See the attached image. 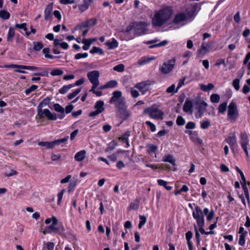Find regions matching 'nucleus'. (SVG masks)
<instances>
[{
  "label": "nucleus",
  "instance_id": "6",
  "mask_svg": "<svg viewBox=\"0 0 250 250\" xmlns=\"http://www.w3.org/2000/svg\"><path fill=\"white\" fill-rule=\"evenodd\" d=\"M147 24L145 22H135V34L141 36L148 32Z\"/></svg>",
  "mask_w": 250,
  "mask_h": 250
},
{
  "label": "nucleus",
  "instance_id": "5",
  "mask_svg": "<svg viewBox=\"0 0 250 250\" xmlns=\"http://www.w3.org/2000/svg\"><path fill=\"white\" fill-rule=\"evenodd\" d=\"M239 116V111L235 103L231 102L228 106V118L231 121L235 122Z\"/></svg>",
  "mask_w": 250,
  "mask_h": 250
},
{
  "label": "nucleus",
  "instance_id": "7",
  "mask_svg": "<svg viewBox=\"0 0 250 250\" xmlns=\"http://www.w3.org/2000/svg\"><path fill=\"white\" fill-rule=\"evenodd\" d=\"M87 76L90 83L93 84V89L96 88L99 85V72L97 70L90 71L87 73Z\"/></svg>",
  "mask_w": 250,
  "mask_h": 250
},
{
  "label": "nucleus",
  "instance_id": "45",
  "mask_svg": "<svg viewBox=\"0 0 250 250\" xmlns=\"http://www.w3.org/2000/svg\"><path fill=\"white\" fill-rule=\"evenodd\" d=\"M81 91V88H79L75 90L74 92L71 93H70L67 97L68 99L71 100L74 98L76 95H77Z\"/></svg>",
  "mask_w": 250,
  "mask_h": 250
},
{
  "label": "nucleus",
  "instance_id": "11",
  "mask_svg": "<svg viewBox=\"0 0 250 250\" xmlns=\"http://www.w3.org/2000/svg\"><path fill=\"white\" fill-rule=\"evenodd\" d=\"M192 216L197 223L201 224L202 222L205 221L203 213L199 206L195 207V210L192 212Z\"/></svg>",
  "mask_w": 250,
  "mask_h": 250
},
{
  "label": "nucleus",
  "instance_id": "21",
  "mask_svg": "<svg viewBox=\"0 0 250 250\" xmlns=\"http://www.w3.org/2000/svg\"><path fill=\"white\" fill-rule=\"evenodd\" d=\"M187 16L184 13H180L178 14H177L173 21V22L174 23H179L182 21H183L185 20L186 19Z\"/></svg>",
  "mask_w": 250,
  "mask_h": 250
},
{
  "label": "nucleus",
  "instance_id": "9",
  "mask_svg": "<svg viewBox=\"0 0 250 250\" xmlns=\"http://www.w3.org/2000/svg\"><path fill=\"white\" fill-rule=\"evenodd\" d=\"M155 83L154 81H146L136 83L135 87L139 89L141 92L144 94L148 91L149 87Z\"/></svg>",
  "mask_w": 250,
  "mask_h": 250
},
{
  "label": "nucleus",
  "instance_id": "54",
  "mask_svg": "<svg viewBox=\"0 0 250 250\" xmlns=\"http://www.w3.org/2000/svg\"><path fill=\"white\" fill-rule=\"evenodd\" d=\"M197 225L199 227V231L203 234H206V231H205L204 229L203 228L204 224H205V221L202 222L201 224H199V223H197Z\"/></svg>",
  "mask_w": 250,
  "mask_h": 250
},
{
  "label": "nucleus",
  "instance_id": "40",
  "mask_svg": "<svg viewBox=\"0 0 250 250\" xmlns=\"http://www.w3.org/2000/svg\"><path fill=\"white\" fill-rule=\"evenodd\" d=\"M178 89L177 88L175 89V85L174 84H172L171 86L168 87L166 90L167 93H171L173 94L177 92Z\"/></svg>",
  "mask_w": 250,
  "mask_h": 250
},
{
  "label": "nucleus",
  "instance_id": "38",
  "mask_svg": "<svg viewBox=\"0 0 250 250\" xmlns=\"http://www.w3.org/2000/svg\"><path fill=\"white\" fill-rule=\"evenodd\" d=\"M68 138H69L68 136H66L65 138L60 139H58V140H55L54 141H52L53 146H54L55 145H59L62 143H63L67 141L68 139Z\"/></svg>",
  "mask_w": 250,
  "mask_h": 250
},
{
  "label": "nucleus",
  "instance_id": "41",
  "mask_svg": "<svg viewBox=\"0 0 250 250\" xmlns=\"http://www.w3.org/2000/svg\"><path fill=\"white\" fill-rule=\"evenodd\" d=\"M63 73V71L60 69H53L50 73L51 75L53 76H61Z\"/></svg>",
  "mask_w": 250,
  "mask_h": 250
},
{
  "label": "nucleus",
  "instance_id": "33",
  "mask_svg": "<svg viewBox=\"0 0 250 250\" xmlns=\"http://www.w3.org/2000/svg\"><path fill=\"white\" fill-rule=\"evenodd\" d=\"M227 107V103L224 102L220 104L218 107V111L220 113H224L226 111Z\"/></svg>",
  "mask_w": 250,
  "mask_h": 250
},
{
  "label": "nucleus",
  "instance_id": "58",
  "mask_svg": "<svg viewBox=\"0 0 250 250\" xmlns=\"http://www.w3.org/2000/svg\"><path fill=\"white\" fill-rule=\"evenodd\" d=\"M132 29L135 30V22H131L126 28L125 32L129 33Z\"/></svg>",
  "mask_w": 250,
  "mask_h": 250
},
{
  "label": "nucleus",
  "instance_id": "23",
  "mask_svg": "<svg viewBox=\"0 0 250 250\" xmlns=\"http://www.w3.org/2000/svg\"><path fill=\"white\" fill-rule=\"evenodd\" d=\"M86 151L83 150L76 153L74 156L76 161L78 162L82 161L85 158Z\"/></svg>",
  "mask_w": 250,
  "mask_h": 250
},
{
  "label": "nucleus",
  "instance_id": "50",
  "mask_svg": "<svg viewBox=\"0 0 250 250\" xmlns=\"http://www.w3.org/2000/svg\"><path fill=\"white\" fill-rule=\"evenodd\" d=\"M155 57H152V58H148L146 59H143L142 60H140L138 62V63L139 65H143L146 63H147L149 62L151 60H155Z\"/></svg>",
  "mask_w": 250,
  "mask_h": 250
},
{
  "label": "nucleus",
  "instance_id": "63",
  "mask_svg": "<svg viewBox=\"0 0 250 250\" xmlns=\"http://www.w3.org/2000/svg\"><path fill=\"white\" fill-rule=\"evenodd\" d=\"M130 92L132 97L133 98H137L139 96V92L134 88H131Z\"/></svg>",
  "mask_w": 250,
  "mask_h": 250
},
{
  "label": "nucleus",
  "instance_id": "42",
  "mask_svg": "<svg viewBox=\"0 0 250 250\" xmlns=\"http://www.w3.org/2000/svg\"><path fill=\"white\" fill-rule=\"evenodd\" d=\"M211 125L210 122L208 120L203 121L201 123V128L203 129L208 128Z\"/></svg>",
  "mask_w": 250,
  "mask_h": 250
},
{
  "label": "nucleus",
  "instance_id": "22",
  "mask_svg": "<svg viewBox=\"0 0 250 250\" xmlns=\"http://www.w3.org/2000/svg\"><path fill=\"white\" fill-rule=\"evenodd\" d=\"M93 2V0H83V3L79 6L80 10L82 12L86 11L89 7L90 4Z\"/></svg>",
  "mask_w": 250,
  "mask_h": 250
},
{
  "label": "nucleus",
  "instance_id": "51",
  "mask_svg": "<svg viewBox=\"0 0 250 250\" xmlns=\"http://www.w3.org/2000/svg\"><path fill=\"white\" fill-rule=\"evenodd\" d=\"M26 23H22L21 24L16 23L15 25V28L19 29H22L24 31H26L27 28L26 27Z\"/></svg>",
  "mask_w": 250,
  "mask_h": 250
},
{
  "label": "nucleus",
  "instance_id": "25",
  "mask_svg": "<svg viewBox=\"0 0 250 250\" xmlns=\"http://www.w3.org/2000/svg\"><path fill=\"white\" fill-rule=\"evenodd\" d=\"M104 102L103 101L100 100L96 103L94 105V108L96 109V110H98L100 113H102L104 110Z\"/></svg>",
  "mask_w": 250,
  "mask_h": 250
},
{
  "label": "nucleus",
  "instance_id": "18",
  "mask_svg": "<svg viewBox=\"0 0 250 250\" xmlns=\"http://www.w3.org/2000/svg\"><path fill=\"white\" fill-rule=\"evenodd\" d=\"M97 21L96 19H90L85 22H82L80 25L81 29L92 26L97 24Z\"/></svg>",
  "mask_w": 250,
  "mask_h": 250
},
{
  "label": "nucleus",
  "instance_id": "37",
  "mask_svg": "<svg viewBox=\"0 0 250 250\" xmlns=\"http://www.w3.org/2000/svg\"><path fill=\"white\" fill-rule=\"evenodd\" d=\"M220 99V97L217 94H212L210 96V101L212 103H219Z\"/></svg>",
  "mask_w": 250,
  "mask_h": 250
},
{
  "label": "nucleus",
  "instance_id": "32",
  "mask_svg": "<svg viewBox=\"0 0 250 250\" xmlns=\"http://www.w3.org/2000/svg\"><path fill=\"white\" fill-rule=\"evenodd\" d=\"M157 182L159 185L164 187L167 190H170L172 188V187L167 186V182L163 180L158 179Z\"/></svg>",
  "mask_w": 250,
  "mask_h": 250
},
{
  "label": "nucleus",
  "instance_id": "16",
  "mask_svg": "<svg viewBox=\"0 0 250 250\" xmlns=\"http://www.w3.org/2000/svg\"><path fill=\"white\" fill-rule=\"evenodd\" d=\"M53 4L50 3L48 5L44 10V19L46 21L51 20L52 17V13L53 11Z\"/></svg>",
  "mask_w": 250,
  "mask_h": 250
},
{
  "label": "nucleus",
  "instance_id": "44",
  "mask_svg": "<svg viewBox=\"0 0 250 250\" xmlns=\"http://www.w3.org/2000/svg\"><path fill=\"white\" fill-rule=\"evenodd\" d=\"M43 47L42 43L41 42H34L33 49L35 51H39Z\"/></svg>",
  "mask_w": 250,
  "mask_h": 250
},
{
  "label": "nucleus",
  "instance_id": "35",
  "mask_svg": "<svg viewBox=\"0 0 250 250\" xmlns=\"http://www.w3.org/2000/svg\"><path fill=\"white\" fill-rule=\"evenodd\" d=\"M10 13L5 10L0 11V18L4 19L7 20L10 18Z\"/></svg>",
  "mask_w": 250,
  "mask_h": 250
},
{
  "label": "nucleus",
  "instance_id": "55",
  "mask_svg": "<svg viewBox=\"0 0 250 250\" xmlns=\"http://www.w3.org/2000/svg\"><path fill=\"white\" fill-rule=\"evenodd\" d=\"M87 56H88V54L87 53H84L83 54L77 53L75 56V59L76 60H79L81 58H86Z\"/></svg>",
  "mask_w": 250,
  "mask_h": 250
},
{
  "label": "nucleus",
  "instance_id": "56",
  "mask_svg": "<svg viewBox=\"0 0 250 250\" xmlns=\"http://www.w3.org/2000/svg\"><path fill=\"white\" fill-rule=\"evenodd\" d=\"M195 126L196 125L194 122H189L186 125V128L188 129H193L195 128Z\"/></svg>",
  "mask_w": 250,
  "mask_h": 250
},
{
  "label": "nucleus",
  "instance_id": "17",
  "mask_svg": "<svg viewBox=\"0 0 250 250\" xmlns=\"http://www.w3.org/2000/svg\"><path fill=\"white\" fill-rule=\"evenodd\" d=\"M7 67L12 68H19L24 69H27L31 71H35L39 69H41V68L36 67L35 66H29V65H17V64H11L7 66Z\"/></svg>",
  "mask_w": 250,
  "mask_h": 250
},
{
  "label": "nucleus",
  "instance_id": "27",
  "mask_svg": "<svg viewBox=\"0 0 250 250\" xmlns=\"http://www.w3.org/2000/svg\"><path fill=\"white\" fill-rule=\"evenodd\" d=\"M15 37V30L13 27H10L7 36V41L12 42Z\"/></svg>",
  "mask_w": 250,
  "mask_h": 250
},
{
  "label": "nucleus",
  "instance_id": "15",
  "mask_svg": "<svg viewBox=\"0 0 250 250\" xmlns=\"http://www.w3.org/2000/svg\"><path fill=\"white\" fill-rule=\"evenodd\" d=\"M158 41H159L158 40L155 39V40H153L147 41V42H146V43L147 44L154 43V44L151 45L149 46V48H153L155 47L165 46L168 43V42L167 41L164 40L158 43H156Z\"/></svg>",
  "mask_w": 250,
  "mask_h": 250
},
{
  "label": "nucleus",
  "instance_id": "47",
  "mask_svg": "<svg viewBox=\"0 0 250 250\" xmlns=\"http://www.w3.org/2000/svg\"><path fill=\"white\" fill-rule=\"evenodd\" d=\"M185 119L181 116H178L176 119V124L178 125L182 126L185 124Z\"/></svg>",
  "mask_w": 250,
  "mask_h": 250
},
{
  "label": "nucleus",
  "instance_id": "61",
  "mask_svg": "<svg viewBox=\"0 0 250 250\" xmlns=\"http://www.w3.org/2000/svg\"><path fill=\"white\" fill-rule=\"evenodd\" d=\"M146 124L150 127V130L152 132L155 131L156 127L154 124L150 121H146Z\"/></svg>",
  "mask_w": 250,
  "mask_h": 250
},
{
  "label": "nucleus",
  "instance_id": "13",
  "mask_svg": "<svg viewBox=\"0 0 250 250\" xmlns=\"http://www.w3.org/2000/svg\"><path fill=\"white\" fill-rule=\"evenodd\" d=\"M240 144L242 147L245 151L247 157L249 156V153L247 149V145L249 143L248 136L246 133H241L240 135Z\"/></svg>",
  "mask_w": 250,
  "mask_h": 250
},
{
  "label": "nucleus",
  "instance_id": "57",
  "mask_svg": "<svg viewBox=\"0 0 250 250\" xmlns=\"http://www.w3.org/2000/svg\"><path fill=\"white\" fill-rule=\"evenodd\" d=\"M239 83L240 80L238 79H236L233 81V86L234 87L236 90H238L240 88Z\"/></svg>",
  "mask_w": 250,
  "mask_h": 250
},
{
  "label": "nucleus",
  "instance_id": "59",
  "mask_svg": "<svg viewBox=\"0 0 250 250\" xmlns=\"http://www.w3.org/2000/svg\"><path fill=\"white\" fill-rule=\"evenodd\" d=\"M65 191V189H62L61 190V191L58 194V205L60 204V203L62 200V197H63V193H64Z\"/></svg>",
  "mask_w": 250,
  "mask_h": 250
},
{
  "label": "nucleus",
  "instance_id": "34",
  "mask_svg": "<svg viewBox=\"0 0 250 250\" xmlns=\"http://www.w3.org/2000/svg\"><path fill=\"white\" fill-rule=\"evenodd\" d=\"M49 52H50V49H49V48H48V47L44 48L42 50V52L43 54H44V56H45V58L51 59H54L55 58V57L52 55L49 54Z\"/></svg>",
  "mask_w": 250,
  "mask_h": 250
},
{
  "label": "nucleus",
  "instance_id": "46",
  "mask_svg": "<svg viewBox=\"0 0 250 250\" xmlns=\"http://www.w3.org/2000/svg\"><path fill=\"white\" fill-rule=\"evenodd\" d=\"M118 83L116 80H111L106 83L108 88H114L117 86Z\"/></svg>",
  "mask_w": 250,
  "mask_h": 250
},
{
  "label": "nucleus",
  "instance_id": "30",
  "mask_svg": "<svg viewBox=\"0 0 250 250\" xmlns=\"http://www.w3.org/2000/svg\"><path fill=\"white\" fill-rule=\"evenodd\" d=\"M214 87V85L211 83H208L207 85L203 84H200L201 89L204 91H207L208 90H211Z\"/></svg>",
  "mask_w": 250,
  "mask_h": 250
},
{
  "label": "nucleus",
  "instance_id": "29",
  "mask_svg": "<svg viewBox=\"0 0 250 250\" xmlns=\"http://www.w3.org/2000/svg\"><path fill=\"white\" fill-rule=\"evenodd\" d=\"M38 145L45 146L46 148H53L54 147L52 142H39Z\"/></svg>",
  "mask_w": 250,
  "mask_h": 250
},
{
  "label": "nucleus",
  "instance_id": "43",
  "mask_svg": "<svg viewBox=\"0 0 250 250\" xmlns=\"http://www.w3.org/2000/svg\"><path fill=\"white\" fill-rule=\"evenodd\" d=\"M140 221L139 222V224L138 225V228L141 229L142 227L146 224V217L145 216L143 215H140L139 216Z\"/></svg>",
  "mask_w": 250,
  "mask_h": 250
},
{
  "label": "nucleus",
  "instance_id": "31",
  "mask_svg": "<svg viewBox=\"0 0 250 250\" xmlns=\"http://www.w3.org/2000/svg\"><path fill=\"white\" fill-rule=\"evenodd\" d=\"M74 86L72 84H68L67 85H64L62 88L59 90V92L61 94H64L66 93L69 89Z\"/></svg>",
  "mask_w": 250,
  "mask_h": 250
},
{
  "label": "nucleus",
  "instance_id": "62",
  "mask_svg": "<svg viewBox=\"0 0 250 250\" xmlns=\"http://www.w3.org/2000/svg\"><path fill=\"white\" fill-rule=\"evenodd\" d=\"M34 75L35 76H48V71L47 70H44L42 72L35 73H34Z\"/></svg>",
  "mask_w": 250,
  "mask_h": 250
},
{
  "label": "nucleus",
  "instance_id": "20",
  "mask_svg": "<svg viewBox=\"0 0 250 250\" xmlns=\"http://www.w3.org/2000/svg\"><path fill=\"white\" fill-rule=\"evenodd\" d=\"M192 103L190 100H187L183 106V110L186 113L190 112L192 114Z\"/></svg>",
  "mask_w": 250,
  "mask_h": 250
},
{
  "label": "nucleus",
  "instance_id": "48",
  "mask_svg": "<svg viewBox=\"0 0 250 250\" xmlns=\"http://www.w3.org/2000/svg\"><path fill=\"white\" fill-rule=\"evenodd\" d=\"M113 70L119 72H122L125 70V66L123 64H118L113 67Z\"/></svg>",
  "mask_w": 250,
  "mask_h": 250
},
{
  "label": "nucleus",
  "instance_id": "1",
  "mask_svg": "<svg viewBox=\"0 0 250 250\" xmlns=\"http://www.w3.org/2000/svg\"><path fill=\"white\" fill-rule=\"evenodd\" d=\"M109 103L114 104L116 114L123 120H127L130 116V112L127 109L125 99L122 96L121 91L116 90L113 92Z\"/></svg>",
  "mask_w": 250,
  "mask_h": 250
},
{
  "label": "nucleus",
  "instance_id": "36",
  "mask_svg": "<svg viewBox=\"0 0 250 250\" xmlns=\"http://www.w3.org/2000/svg\"><path fill=\"white\" fill-rule=\"evenodd\" d=\"M147 152L149 153L150 152H155L158 148L156 146H155L153 144H148L147 145Z\"/></svg>",
  "mask_w": 250,
  "mask_h": 250
},
{
  "label": "nucleus",
  "instance_id": "19",
  "mask_svg": "<svg viewBox=\"0 0 250 250\" xmlns=\"http://www.w3.org/2000/svg\"><path fill=\"white\" fill-rule=\"evenodd\" d=\"M197 10V4H190L187 9L186 12L187 15L189 18L195 15L196 11Z\"/></svg>",
  "mask_w": 250,
  "mask_h": 250
},
{
  "label": "nucleus",
  "instance_id": "60",
  "mask_svg": "<svg viewBox=\"0 0 250 250\" xmlns=\"http://www.w3.org/2000/svg\"><path fill=\"white\" fill-rule=\"evenodd\" d=\"M73 108L74 106L72 104H68L66 106L65 109H64V112H65L66 114L70 113L72 111Z\"/></svg>",
  "mask_w": 250,
  "mask_h": 250
},
{
  "label": "nucleus",
  "instance_id": "10",
  "mask_svg": "<svg viewBox=\"0 0 250 250\" xmlns=\"http://www.w3.org/2000/svg\"><path fill=\"white\" fill-rule=\"evenodd\" d=\"M196 104L198 105L197 111L195 113V117L197 119L201 118L206 111L208 104L203 101H199L196 102Z\"/></svg>",
  "mask_w": 250,
  "mask_h": 250
},
{
  "label": "nucleus",
  "instance_id": "4",
  "mask_svg": "<svg viewBox=\"0 0 250 250\" xmlns=\"http://www.w3.org/2000/svg\"><path fill=\"white\" fill-rule=\"evenodd\" d=\"M53 223L46 227L44 230L43 231V233L44 234H46L48 233H51L52 232H54L61 235L62 236H65V229L64 227L62 225H60L58 227H56V226L58 223V220L55 216H53Z\"/></svg>",
  "mask_w": 250,
  "mask_h": 250
},
{
  "label": "nucleus",
  "instance_id": "24",
  "mask_svg": "<svg viewBox=\"0 0 250 250\" xmlns=\"http://www.w3.org/2000/svg\"><path fill=\"white\" fill-rule=\"evenodd\" d=\"M210 48V46L207 43L203 42L201 46V48L198 50V53L200 55H205Z\"/></svg>",
  "mask_w": 250,
  "mask_h": 250
},
{
  "label": "nucleus",
  "instance_id": "26",
  "mask_svg": "<svg viewBox=\"0 0 250 250\" xmlns=\"http://www.w3.org/2000/svg\"><path fill=\"white\" fill-rule=\"evenodd\" d=\"M106 45L108 47L109 49H113L118 47V42L116 39L113 38L112 39V41H108L106 42Z\"/></svg>",
  "mask_w": 250,
  "mask_h": 250
},
{
  "label": "nucleus",
  "instance_id": "53",
  "mask_svg": "<svg viewBox=\"0 0 250 250\" xmlns=\"http://www.w3.org/2000/svg\"><path fill=\"white\" fill-rule=\"evenodd\" d=\"M247 235L240 234L238 244L240 246H244L245 244V237Z\"/></svg>",
  "mask_w": 250,
  "mask_h": 250
},
{
  "label": "nucleus",
  "instance_id": "12",
  "mask_svg": "<svg viewBox=\"0 0 250 250\" xmlns=\"http://www.w3.org/2000/svg\"><path fill=\"white\" fill-rule=\"evenodd\" d=\"M175 65V59H171L167 62L164 63L161 70L162 73L167 74L173 69Z\"/></svg>",
  "mask_w": 250,
  "mask_h": 250
},
{
  "label": "nucleus",
  "instance_id": "3",
  "mask_svg": "<svg viewBox=\"0 0 250 250\" xmlns=\"http://www.w3.org/2000/svg\"><path fill=\"white\" fill-rule=\"evenodd\" d=\"M172 14L171 7H165L155 12L152 23L155 26L161 27L170 18Z\"/></svg>",
  "mask_w": 250,
  "mask_h": 250
},
{
  "label": "nucleus",
  "instance_id": "49",
  "mask_svg": "<svg viewBox=\"0 0 250 250\" xmlns=\"http://www.w3.org/2000/svg\"><path fill=\"white\" fill-rule=\"evenodd\" d=\"M38 88V86L36 85H32L29 88L26 89L25 91L26 95L29 94L32 91L36 90Z\"/></svg>",
  "mask_w": 250,
  "mask_h": 250
},
{
  "label": "nucleus",
  "instance_id": "52",
  "mask_svg": "<svg viewBox=\"0 0 250 250\" xmlns=\"http://www.w3.org/2000/svg\"><path fill=\"white\" fill-rule=\"evenodd\" d=\"M130 133L129 131H126L123 134L121 137V139L122 140H125L126 142L127 145H128V137L130 136Z\"/></svg>",
  "mask_w": 250,
  "mask_h": 250
},
{
  "label": "nucleus",
  "instance_id": "2",
  "mask_svg": "<svg viewBox=\"0 0 250 250\" xmlns=\"http://www.w3.org/2000/svg\"><path fill=\"white\" fill-rule=\"evenodd\" d=\"M46 100L47 99L43 100L38 105L37 112L39 118L41 119L43 118L44 117H45L48 120L51 121H55L57 120V119H62L65 116V115L63 114L64 113V108L59 104H54V108L55 111L62 114V115L57 116L56 114L52 113L48 109H44L43 111H42L43 104H44L45 105L48 104V103L45 102Z\"/></svg>",
  "mask_w": 250,
  "mask_h": 250
},
{
  "label": "nucleus",
  "instance_id": "39",
  "mask_svg": "<svg viewBox=\"0 0 250 250\" xmlns=\"http://www.w3.org/2000/svg\"><path fill=\"white\" fill-rule=\"evenodd\" d=\"M90 53L91 54L99 53L101 55H103L104 53L103 50L100 47H93L90 51Z\"/></svg>",
  "mask_w": 250,
  "mask_h": 250
},
{
  "label": "nucleus",
  "instance_id": "8",
  "mask_svg": "<svg viewBox=\"0 0 250 250\" xmlns=\"http://www.w3.org/2000/svg\"><path fill=\"white\" fill-rule=\"evenodd\" d=\"M145 113H148L149 116L153 119H162L164 112L157 108L149 107L144 110Z\"/></svg>",
  "mask_w": 250,
  "mask_h": 250
},
{
  "label": "nucleus",
  "instance_id": "28",
  "mask_svg": "<svg viewBox=\"0 0 250 250\" xmlns=\"http://www.w3.org/2000/svg\"><path fill=\"white\" fill-rule=\"evenodd\" d=\"M163 161L168 162L173 166L176 165L175 160L173 158V157L170 154L165 156L163 159Z\"/></svg>",
  "mask_w": 250,
  "mask_h": 250
},
{
  "label": "nucleus",
  "instance_id": "64",
  "mask_svg": "<svg viewBox=\"0 0 250 250\" xmlns=\"http://www.w3.org/2000/svg\"><path fill=\"white\" fill-rule=\"evenodd\" d=\"M55 244L53 242H47V247H44V248H46L47 250H54Z\"/></svg>",
  "mask_w": 250,
  "mask_h": 250
},
{
  "label": "nucleus",
  "instance_id": "14",
  "mask_svg": "<svg viewBox=\"0 0 250 250\" xmlns=\"http://www.w3.org/2000/svg\"><path fill=\"white\" fill-rule=\"evenodd\" d=\"M229 144L232 151L234 150V146L237 143L235 133H230L229 137L225 139Z\"/></svg>",
  "mask_w": 250,
  "mask_h": 250
}]
</instances>
